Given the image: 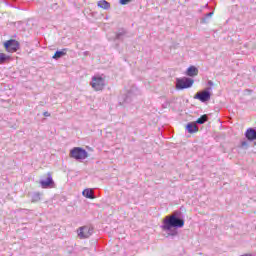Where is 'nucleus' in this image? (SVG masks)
Wrapping results in <instances>:
<instances>
[{
    "instance_id": "obj_15",
    "label": "nucleus",
    "mask_w": 256,
    "mask_h": 256,
    "mask_svg": "<svg viewBox=\"0 0 256 256\" xmlns=\"http://www.w3.org/2000/svg\"><path fill=\"white\" fill-rule=\"evenodd\" d=\"M208 119L209 117L207 116V114H204L201 116V118H198L195 123L197 125H204V123H207Z\"/></svg>"
},
{
    "instance_id": "obj_24",
    "label": "nucleus",
    "mask_w": 256,
    "mask_h": 256,
    "mask_svg": "<svg viewBox=\"0 0 256 256\" xmlns=\"http://www.w3.org/2000/svg\"><path fill=\"white\" fill-rule=\"evenodd\" d=\"M206 17H213V12H209L206 14Z\"/></svg>"
},
{
    "instance_id": "obj_16",
    "label": "nucleus",
    "mask_w": 256,
    "mask_h": 256,
    "mask_svg": "<svg viewBox=\"0 0 256 256\" xmlns=\"http://www.w3.org/2000/svg\"><path fill=\"white\" fill-rule=\"evenodd\" d=\"M32 203H39L41 201V193L40 192H34L31 197Z\"/></svg>"
},
{
    "instance_id": "obj_9",
    "label": "nucleus",
    "mask_w": 256,
    "mask_h": 256,
    "mask_svg": "<svg viewBox=\"0 0 256 256\" xmlns=\"http://www.w3.org/2000/svg\"><path fill=\"white\" fill-rule=\"evenodd\" d=\"M186 131L190 134L197 133V131H199V127L195 122H189L186 125Z\"/></svg>"
},
{
    "instance_id": "obj_2",
    "label": "nucleus",
    "mask_w": 256,
    "mask_h": 256,
    "mask_svg": "<svg viewBox=\"0 0 256 256\" xmlns=\"http://www.w3.org/2000/svg\"><path fill=\"white\" fill-rule=\"evenodd\" d=\"M70 157L76 161H83L89 157V154L87 153V150L81 147H74L70 150Z\"/></svg>"
},
{
    "instance_id": "obj_12",
    "label": "nucleus",
    "mask_w": 256,
    "mask_h": 256,
    "mask_svg": "<svg viewBox=\"0 0 256 256\" xmlns=\"http://www.w3.org/2000/svg\"><path fill=\"white\" fill-rule=\"evenodd\" d=\"M97 5L100 7V9H105V11H109V9H111V4L106 0L98 1Z\"/></svg>"
},
{
    "instance_id": "obj_19",
    "label": "nucleus",
    "mask_w": 256,
    "mask_h": 256,
    "mask_svg": "<svg viewBox=\"0 0 256 256\" xmlns=\"http://www.w3.org/2000/svg\"><path fill=\"white\" fill-rule=\"evenodd\" d=\"M241 147L242 149H249V142L247 140L241 141Z\"/></svg>"
},
{
    "instance_id": "obj_11",
    "label": "nucleus",
    "mask_w": 256,
    "mask_h": 256,
    "mask_svg": "<svg viewBox=\"0 0 256 256\" xmlns=\"http://www.w3.org/2000/svg\"><path fill=\"white\" fill-rule=\"evenodd\" d=\"M186 75L188 77H196V75H199V69L195 66H190L186 71Z\"/></svg>"
},
{
    "instance_id": "obj_3",
    "label": "nucleus",
    "mask_w": 256,
    "mask_h": 256,
    "mask_svg": "<svg viewBox=\"0 0 256 256\" xmlns=\"http://www.w3.org/2000/svg\"><path fill=\"white\" fill-rule=\"evenodd\" d=\"M211 87H207L206 89L199 91L195 94L194 99H198L201 103H207V101L211 100Z\"/></svg>"
},
{
    "instance_id": "obj_5",
    "label": "nucleus",
    "mask_w": 256,
    "mask_h": 256,
    "mask_svg": "<svg viewBox=\"0 0 256 256\" xmlns=\"http://www.w3.org/2000/svg\"><path fill=\"white\" fill-rule=\"evenodd\" d=\"M91 86L94 88V91H103L105 87V79L100 76H93Z\"/></svg>"
},
{
    "instance_id": "obj_8",
    "label": "nucleus",
    "mask_w": 256,
    "mask_h": 256,
    "mask_svg": "<svg viewBox=\"0 0 256 256\" xmlns=\"http://www.w3.org/2000/svg\"><path fill=\"white\" fill-rule=\"evenodd\" d=\"M40 185L42 189H49V187L55 186V181H53V176L51 175V172L47 173L46 180H40Z\"/></svg>"
},
{
    "instance_id": "obj_20",
    "label": "nucleus",
    "mask_w": 256,
    "mask_h": 256,
    "mask_svg": "<svg viewBox=\"0 0 256 256\" xmlns=\"http://www.w3.org/2000/svg\"><path fill=\"white\" fill-rule=\"evenodd\" d=\"M131 3V0H120V5H127Z\"/></svg>"
},
{
    "instance_id": "obj_6",
    "label": "nucleus",
    "mask_w": 256,
    "mask_h": 256,
    "mask_svg": "<svg viewBox=\"0 0 256 256\" xmlns=\"http://www.w3.org/2000/svg\"><path fill=\"white\" fill-rule=\"evenodd\" d=\"M4 47L8 53H15L19 51V41L11 39L4 43Z\"/></svg>"
},
{
    "instance_id": "obj_13",
    "label": "nucleus",
    "mask_w": 256,
    "mask_h": 256,
    "mask_svg": "<svg viewBox=\"0 0 256 256\" xmlns=\"http://www.w3.org/2000/svg\"><path fill=\"white\" fill-rule=\"evenodd\" d=\"M82 195L86 197V199H95V195L93 194V189L86 188Z\"/></svg>"
},
{
    "instance_id": "obj_18",
    "label": "nucleus",
    "mask_w": 256,
    "mask_h": 256,
    "mask_svg": "<svg viewBox=\"0 0 256 256\" xmlns=\"http://www.w3.org/2000/svg\"><path fill=\"white\" fill-rule=\"evenodd\" d=\"M123 103H131V92L129 91L125 96H122Z\"/></svg>"
},
{
    "instance_id": "obj_23",
    "label": "nucleus",
    "mask_w": 256,
    "mask_h": 256,
    "mask_svg": "<svg viewBox=\"0 0 256 256\" xmlns=\"http://www.w3.org/2000/svg\"><path fill=\"white\" fill-rule=\"evenodd\" d=\"M208 85H209V87H213V85H214L213 81L209 80Z\"/></svg>"
},
{
    "instance_id": "obj_1",
    "label": "nucleus",
    "mask_w": 256,
    "mask_h": 256,
    "mask_svg": "<svg viewBox=\"0 0 256 256\" xmlns=\"http://www.w3.org/2000/svg\"><path fill=\"white\" fill-rule=\"evenodd\" d=\"M185 226V220L181 217V211H175L172 215L166 216L162 222L161 229L166 231L167 237H177L179 231Z\"/></svg>"
},
{
    "instance_id": "obj_17",
    "label": "nucleus",
    "mask_w": 256,
    "mask_h": 256,
    "mask_svg": "<svg viewBox=\"0 0 256 256\" xmlns=\"http://www.w3.org/2000/svg\"><path fill=\"white\" fill-rule=\"evenodd\" d=\"M9 61V56L5 53H0V65H3Z\"/></svg>"
},
{
    "instance_id": "obj_14",
    "label": "nucleus",
    "mask_w": 256,
    "mask_h": 256,
    "mask_svg": "<svg viewBox=\"0 0 256 256\" xmlns=\"http://www.w3.org/2000/svg\"><path fill=\"white\" fill-rule=\"evenodd\" d=\"M125 35H127V30L125 29H120L117 33H116V40L117 41H123L125 39Z\"/></svg>"
},
{
    "instance_id": "obj_4",
    "label": "nucleus",
    "mask_w": 256,
    "mask_h": 256,
    "mask_svg": "<svg viewBox=\"0 0 256 256\" xmlns=\"http://www.w3.org/2000/svg\"><path fill=\"white\" fill-rule=\"evenodd\" d=\"M195 81L191 78L183 77L176 79V88L179 90L189 89V87H193V83Z\"/></svg>"
},
{
    "instance_id": "obj_22",
    "label": "nucleus",
    "mask_w": 256,
    "mask_h": 256,
    "mask_svg": "<svg viewBox=\"0 0 256 256\" xmlns=\"http://www.w3.org/2000/svg\"><path fill=\"white\" fill-rule=\"evenodd\" d=\"M43 115H44V117H51V113H49V112H44Z\"/></svg>"
},
{
    "instance_id": "obj_21",
    "label": "nucleus",
    "mask_w": 256,
    "mask_h": 256,
    "mask_svg": "<svg viewBox=\"0 0 256 256\" xmlns=\"http://www.w3.org/2000/svg\"><path fill=\"white\" fill-rule=\"evenodd\" d=\"M163 109H167V107H169V102H165L164 104H162Z\"/></svg>"
},
{
    "instance_id": "obj_25",
    "label": "nucleus",
    "mask_w": 256,
    "mask_h": 256,
    "mask_svg": "<svg viewBox=\"0 0 256 256\" xmlns=\"http://www.w3.org/2000/svg\"><path fill=\"white\" fill-rule=\"evenodd\" d=\"M88 53H89L88 51L84 52L85 55H87Z\"/></svg>"
},
{
    "instance_id": "obj_10",
    "label": "nucleus",
    "mask_w": 256,
    "mask_h": 256,
    "mask_svg": "<svg viewBox=\"0 0 256 256\" xmlns=\"http://www.w3.org/2000/svg\"><path fill=\"white\" fill-rule=\"evenodd\" d=\"M67 51H69V49L67 48H64L62 50H57L55 54L52 56V59H55V61H58V59H61V57H65V55H67Z\"/></svg>"
},
{
    "instance_id": "obj_7",
    "label": "nucleus",
    "mask_w": 256,
    "mask_h": 256,
    "mask_svg": "<svg viewBox=\"0 0 256 256\" xmlns=\"http://www.w3.org/2000/svg\"><path fill=\"white\" fill-rule=\"evenodd\" d=\"M92 235H93V229L89 228V226H83L79 228L78 237L80 239H89V237Z\"/></svg>"
}]
</instances>
